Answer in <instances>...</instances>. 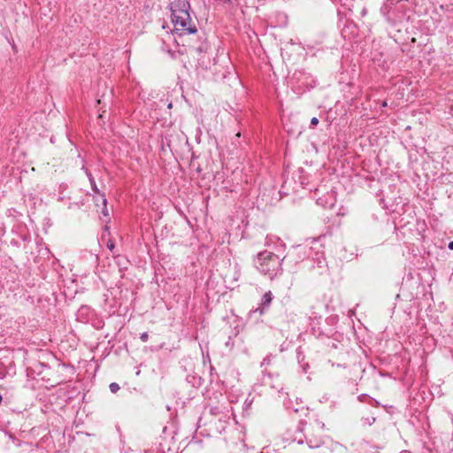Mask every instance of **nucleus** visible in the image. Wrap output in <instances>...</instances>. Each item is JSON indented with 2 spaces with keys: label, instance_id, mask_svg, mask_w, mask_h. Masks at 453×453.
<instances>
[{
  "label": "nucleus",
  "instance_id": "f257e3e1",
  "mask_svg": "<svg viewBox=\"0 0 453 453\" xmlns=\"http://www.w3.org/2000/svg\"><path fill=\"white\" fill-rule=\"evenodd\" d=\"M186 5L187 4L183 3L182 7L177 8L176 5H173L172 8V21L174 30L180 35L196 34L197 32L196 27L192 21Z\"/></svg>",
  "mask_w": 453,
  "mask_h": 453
},
{
  "label": "nucleus",
  "instance_id": "f03ea898",
  "mask_svg": "<svg viewBox=\"0 0 453 453\" xmlns=\"http://www.w3.org/2000/svg\"><path fill=\"white\" fill-rule=\"evenodd\" d=\"M274 257L275 255L270 251H263L258 254V259L263 262L261 265L265 264L266 261L271 260Z\"/></svg>",
  "mask_w": 453,
  "mask_h": 453
},
{
  "label": "nucleus",
  "instance_id": "7ed1b4c3",
  "mask_svg": "<svg viewBox=\"0 0 453 453\" xmlns=\"http://www.w3.org/2000/svg\"><path fill=\"white\" fill-rule=\"evenodd\" d=\"M272 302V295H271V292H267L263 296V300H262V303L264 305H269L270 303Z\"/></svg>",
  "mask_w": 453,
  "mask_h": 453
},
{
  "label": "nucleus",
  "instance_id": "20e7f679",
  "mask_svg": "<svg viewBox=\"0 0 453 453\" xmlns=\"http://www.w3.org/2000/svg\"><path fill=\"white\" fill-rule=\"evenodd\" d=\"M109 387H110V390L112 393H116L119 389V384H117L115 382L111 383Z\"/></svg>",
  "mask_w": 453,
  "mask_h": 453
},
{
  "label": "nucleus",
  "instance_id": "39448f33",
  "mask_svg": "<svg viewBox=\"0 0 453 453\" xmlns=\"http://www.w3.org/2000/svg\"><path fill=\"white\" fill-rule=\"evenodd\" d=\"M311 124L312 126H317V125L319 124V119H318L316 117L312 118V119H311Z\"/></svg>",
  "mask_w": 453,
  "mask_h": 453
},
{
  "label": "nucleus",
  "instance_id": "423d86ee",
  "mask_svg": "<svg viewBox=\"0 0 453 453\" xmlns=\"http://www.w3.org/2000/svg\"><path fill=\"white\" fill-rule=\"evenodd\" d=\"M5 376V373L3 370H0V379H3Z\"/></svg>",
  "mask_w": 453,
  "mask_h": 453
},
{
  "label": "nucleus",
  "instance_id": "0eeeda50",
  "mask_svg": "<svg viewBox=\"0 0 453 453\" xmlns=\"http://www.w3.org/2000/svg\"><path fill=\"white\" fill-rule=\"evenodd\" d=\"M449 249L453 250V241L449 243Z\"/></svg>",
  "mask_w": 453,
  "mask_h": 453
},
{
  "label": "nucleus",
  "instance_id": "6e6552de",
  "mask_svg": "<svg viewBox=\"0 0 453 453\" xmlns=\"http://www.w3.org/2000/svg\"><path fill=\"white\" fill-rule=\"evenodd\" d=\"M108 248L110 250H112L114 248V245L112 243H108Z\"/></svg>",
  "mask_w": 453,
  "mask_h": 453
},
{
  "label": "nucleus",
  "instance_id": "1a4fd4ad",
  "mask_svg": "<svg viewBox=\"0 0 453 453\" xmlns=\"http://www.w3.org/2000/svg\"><path fill=\"white\" fill-rule=\"evenodd\" d=\"M167 108L168 109H172L173 108V103H169L168 105H167Z\"/></svg>",
  "mask_w": 453,
  "mask_h": 453
},
{
  "label": "nucleus",
  "instance_id": "9d476101",
  "mask_svg": "<svg viewBox=\"0 0 453 453\" xmlns=\"http://www.w3.org/2000/svg\"><path fill=\"white\" fill-rule=\"evenodd\" d=\"M142 338L143 340H145V339L147 338V335H145V334H144V335H142Z\"/></svg>",
  "mask_w": 453,
  "mask_h": 453
},
{
  "label": "nucleus",
  "instance_id": "9b49d317",
  "mask_svg": "<svg viewBox=\"0 0 453 453\" xmlns=\"http://www.w3.org/2000/svg\"><path fill=\"white\" fill-rule=\"evenodd\" d=\"M230 1H231V0H225V2H226V3H230Z\"/></svg>",
  "mask_w": 453,
  "mask_h": 453
}]
</instances>
